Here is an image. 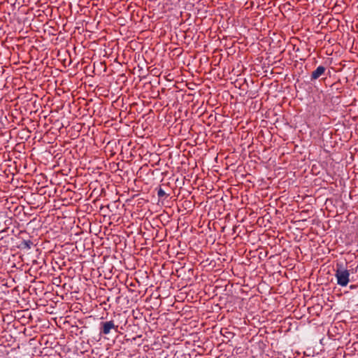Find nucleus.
Instances as JSON below:
<instances>
[{
  "instance_id": "f03ea898",
  "label": "nucleus",
  "mask_w": 358,
  "mask_h": 358,
  "mask_svg": "<svg viewBox=\"0 0 358 358\" xmlns=\"http://www.w3.org/2000/svg\"><path fill=\"white\" fill-rule=\"evenodd\" d=\"M115 332H119L118 326L115 325L113 320L107 322H102L100 323V334L108 335L110 333L111 330Z\"/></svg>"
},
{
  "instance_id": "20e7f679",
  "label": "nucleus",
  "mask_w": 358,
  "mask_h": 358,
  "mask_svg": "<svg viewBox=\"0 0 358 358\" xmlns=\"http://www.w3.org/2000/svg\"><path fill=\"white\" fill-rule=\"evenodd\" d=\"M43 28L45 31H48L49 34L56 35V29L54 27L50 26V24H43Z\"/></svg>"
},
{
  "instance_id": "9d476101",
  "label": "nucleus",
  "mask_w": 358,
  "mask_h": 358,
  "mask_svg": "<svg viewBox=\"0 0 358 358\" xmlns=\"http://www.w3.org/2000/svg\"><path fill=\"white\" fill-rule=\"evenodd\" d=\"M38 21L43 22V20H42V19H38Z\"/></svg>"
},
{
  "instance_id": "f257e3e1",
  "label": "nucleus",
  "mask_w": 358,
  "mask_h": 358,
  "mask_svg": "<svg viewBox=\"0 0 358 358\" xmlns=\"http://www.w3.org/2000/svg\"><path fill=\"white\" fill-rule=\"evenodd\" d=\"M335 277L338 285L345 287L350 281V272L342 264H337Z\"/></svg>"
},
{
  "instance_id": "6e6552de",
  "label": "nucleus",
  "mask_w": 358,
  "mask_h": 358,
  "mask_svg": "<svg viewBox=\"0 0 358 358\" xmlns=\"http://www.w3.org/2000/svg\"><path fill=\"white\" fill-rule=\"evenodd\" d=\"M92 24H88V23H86L85 25H86V29H87V25H91Z\"/></svg>"
},
{
  "instance_id": "7ed1b4c3",
  "label": "nucleus",
  "mask_w": 358,
  "mask_h": 358,
  "mask_svg": "<svg viewBox=\"0 0 358 358\" xmlns=\"http://www.w3.org/2000/svg\"><path fill=\"white\" fill-rule=\"evenodd\" d=\"M325 67L323 66H319L317 69L312 72L311 74V80H316L319 78L322 75H323L325 72Z\"/></svg>"
},
{
  "instance_id": "f8f14e48",
  "label": "nucleus",
  "mask_w": 358,
  "mask_h": 358,
  "mask_svg": "<svg viewBox=\"0 0 358 358\" xmlns=\"http://www.w3.org/2000/svg\"><path fill=\"white\" fill-rule=\"evenodd\" d=\"M357 85H358V82H357Z\"/></svg>"
},
{
  "instance_id": "9b49d317",
  "label": "nucleus",
  "mask_w": 358,
  "mask_h": 358,
  "mask_svg": "<svg viewBox=\"0 0 358 358\" xmlns=\"http://www.w3.org/2000/svg\"><path fill=\"white\" fill-rule=\"evenodd\" d=\"M330 21H331V18H329L328 19V22H330Z\"/></svg>"
},
{
  "instance_id": "423d86ee",
  "label": "nucleus",
  "mask_w": 358,
  "mask_h": 358,
  "mask_svg": "<svg viewBox=\"0 0 358 358\" xmlns=\"http://www.w3.org/2000/svg\"><path fill=\"white\" fill-rule=\"evenodd\" d=\"M23 244L24 245L25 248L30 249L31 245H33V243L29 240V241H24Z\"/></svg>"
},
{
  "instance_id": "39448f33",
  "label": "nucleus",
  "mask_w": 358,
  "mask_h": 358,
  "mask_svg": "<svg viewBox=\"0 0 358 358\" xmlns=\"http://www.w3.org/2000/svg\"><path fill=\"white\" fill-rule=\"evenodd\" d=\"M166 195V193L164 191V189L162 188H159L158 190H157V196L159 198H162L164 197V196Z\"/></svg>"
},
{
  "instance_id": "1a4fd4ad",
  "label": "nucleus",
  "mask_w": 358,
  "mask_h": 358,
  "mask_svg": "<svg viewBox=\"0 0 358 358\" xmlns=\"http://www.w3.org/2000/svg\"><path fill=\"white\" fill-rule=\"evenodd\" d=\"M351 29H352V31H355V28H354L353 25H352Z\"/></svg>"
},
{
  "instance_id": "0eeeda50",
  "label": "nucleus",
  "mask_w": 358,
  "mask_h": 358,
  "mask_svg": "<svg viewBox=\"0 0 358 358\" xmlns=\"http://www.w3.org/2000/svg\"><path fill=\"white\" fill-rule=\"evenodd\" d=\"M344 27H345V25L343 24H342L341 28L343 29V30H344Z\"/></svg>"
}]
</instances>
